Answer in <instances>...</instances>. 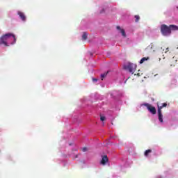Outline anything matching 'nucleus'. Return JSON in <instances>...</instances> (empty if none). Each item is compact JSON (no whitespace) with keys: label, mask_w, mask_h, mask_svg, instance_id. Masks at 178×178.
I'll return each instance as SVG.
<instances>
[{"label":"nucleus","mask_w":178,"mask_h":178,"mask_svg":"<svg viewBox=\"0 0 178 178\" xmlns=\"http://www.w3.org/2000/svg\"><path fill=\"white\" fill-rule=\"evenodd\" d=\"M144 106H146L147 109L152 113V115H156V108L152 106L151 104L148 103L143 104Z\"/></svg>","instance_id":"nucleus-4"},{"label":"nucleus","mask_w":178,"mask_h":178,"mask_svg":"<svg viewBox=\"0 0 178 178\" xmlns=\"http://www.w3.org/2000/svg\"><path fill=\"white\" fill-rule=\"evenodd\" d=\"M136 75H137L138 77H140V76H141V74H140V73H138Z\"/></svg>","instance_id":"nucleus-20"},{"label":"nucleus","mask_w":178,"mask_h":178,"mask_svg":"<svg viewBox=\"0 0 178 178\" xmlns=\"http://www.w3.org/2000/svg\"><path fill=\"white\" fill-rule=\"evenodd\" d=\"M108 72H104V74H101V77H102V79H104V77H106V76H108Z\"/></svg>","instance_id":"nucleus-14"},{"label":"nucleus","mask_w":178,"mask_h":178,"mask_svg":"<svg viewBox=\"0 0 178 178\" xmlns=\"http://www.w3.org/2000/svg\"><path fill=\"white\" fill-rule=\"evenodd\" d=\"M17 15L19 16L20 19L23 22H26V15H24V13H22V11H18Z\"/></svg>","instance_id":"nucleus-6"},{"label":"nucleus","mask_w":178,"mask_h":178,"mask_svg":"<svg viewBox=\"0 0 178 178\" xmlns=\"http://www.w3.org/2000/svg\"><path fill=\"white\" fill-rule=\"evenodd\" d=\"M117 30H120L122 35L126 38V32L124 31V29H122L120 26H118Z\"/></svg>","instance_id":"nucleus-9"},{"label":"nucleus","mask_w":178,"mask_h":178,"mask_svg":"<svg viewBox=\"0 0 178 178\" xmlns=\"http://www.w3.org/2000/svg\"><path fill=\"white\" fill-rule=\"evenodd\" d=\"M159 120L161 123H163V115H162V111L158 110Z\"/></svg>","instance_id":"nucleus-7"},{"label":"nucleus","mask_w":178,"mask_h":178,"mask_svg":"<svg viewBox=\"0 0 178 178\" xmlns=\"http://www.w3.org/2000/svg\"><path fill=\"white\" fill-rule=\"evenodd\" d=\"M10 37H13L14 39V42H16V36L12 33H6L5 35H3L0 38V44L5 45L6 47H8V42H6V40H9Z\"/></svg>","instance_id":"nucleus-1"},{"label":"nucleus","mask_w":178,"mask_h":178,"mask_svg":"<svg viewBox=\"0 0 178 178\" xmlns=\"http://www.w3.org/2000/svg\"><path fill=\"white\" fill-rule=\"evenodd\" d=\"M92 81H93V83H97V81H98V79H95V78H93Z\"/></svg>","instance_id":"nucleus-17"},{"label":"nucleus","mask_w":178,"mask_h":178,"mask_svg":"<svg viewBox=\"0 0 178 178\" xmlns=\"http://www.w3.org/2000/svg\"><path fill=\"white\" fill-rule=\"evenodd\" d=\"M107 162H109V159L108 158V156L104 155L102 156V160L100 161L101 165H106Z\"/></svg>","instance_id":"nucleus-5"},{"label":"nucleus","mask_w":178,"mask_h":178,"mask_svg":"<svg viewBox=\"0 0 178 178\" xmlns=\"http://www.w3.org/2000/svg\"><path fill=\"white\" fill-rule=\"evenodd\" d=\"M151 152H152V150L150 149L146 150L144 153L145 156H148V155H149V154H151Z\"/></svg>","instance_id":"nucleus-13"},{"label":"nucleus","mask_w":178,"mask_h":178,"mask_svg":"<svg viewBox=\"0 0 178 178\" xmlns=\"http://www.w3.org/2000/svg\"><path fill=\"white\" fill-rule=\"evenodd\" d=\"M148 59H149V57H144L143 58H141V60H140L139 63L143 64V63L145 62V60H148Z\"/></svg>","instance_id":"nucleus-12"},{"label":"nucleus","mask_w":178,"mask_h":178,"mask_svg":"<svg viewBox=\"0 0 178 178\" xmlns=\"http://www.w3.org/2000/svg\"><path fill=\"white\" fill-rule=\"evenodd\" d=\"M161 32L163 35H170L172 34L170 26H168L166 24L161 26Z\"/></svg>","instance_id":"nucleus-2"},{"label":"nucleus","mask_w":178,"mask_h":178,"mask_svg":"<svg viewBox=\"0 0 178 178\" xmlns=\"http://www.w3.org/2000/svg\"><path fill=\"white\" fill-rule=\"evenodd\" d=\"M177 9H178V7H177Z\"/></svg>","instance_id":"nucleus-21"},{"label":"nucleus","mask_w":178,"mask_h":178,"mask_svg":"<svg viewBox=\"0 0 178 178\" xmlns=\"http://www.w3.org/2000/svg\"><path fill=\"white\" fill-rule=\"evenodd\" d=\"M168 106V104L163 103L161 104V106L158 105V111H162L163 108H166Z\"/></svg>","instance_id":"nucleus-10"},{"label":"nucleus","mask_w":178,"mask_h":178,"mask_svg":"<svg viewBox=\"0 0 178 178\" xmlns=\"http://www.w3.org/2000/svg\"><path fill=\"white\" fill-rule=\"evenodd\" d=\"M88 38V34L87 33V32H83L82 35V40L83 41H86V40H87Z\"/></svg>","instance_id":"nucleus-11"},{"label":"nucleus","mask_w":178,"mask_h":178,"mask_svg":"<svg viewBox=\"0 0 178 178\" xmlns=\"http://www.w3.org/2000/svg\"><path fill=\"white\" fill-rule=\"evenodd\" d=\"M135 19H136L135 22L136 23H138V21L140 20V15H135Z\"/></svg>","instance_id":"nucleus-15"},{"label":"nucleus","mask_w":178,"mask_h":178,"mask_svg":"<svg viewBox=\"0 0 178 178\" xmlns=\"http://www.w3.org/2000/svg\"><path fill=\"white\" fill-rule=\"evenodd\" d=\"M165 54H166L167 52H169V47H167L165 49V50L164 51Z\"/></svg>","instance_id":"nucleus-19"},{"label":"nucleus","mask_w":178,"mask_h":178,"mask_svg":"<svg viewBox=\"0 0 178 178\" xmlns=\"http://www.w3.org/2000/svg\"><path fill=\"white\" fill-rule=\"evenodd\" d=\"M105 119H106L105 116H104V115H101L100 116V120L102 122H104Z\"/></svg>","instance_id":"nucleus-16"},{"label":"nucleus","mask_w":178,"mask_h":178,"mask_svg":"<svg viewBox=\"0 0 178 178\" xmlns=\"http://www.w3.org/2000/svg\"><path fill=\"white\" fill-rule=\"evenodd\" d=\"M124 69L128 70L129 73H131V74H134V72H136V70L137 69V65L134 63H129L127 65L124 66Z\"/></svg>","instance_id":"nucleus-3"},{"label":"nucleus","mask_w":178,"mask_h":178,"mask_svg":"<svg viewBox=\"0 0 178 178\" xmlns=\"http://www.w3.org/2000/svg\"><path fill=\"white\" fill-rule=\"evenodd\" d=\"M82 151H83V152H86V151H88L87 147H83V148L82 149Z\"/></svg>","instance_id":"nucleus-18"},{"label":"nucleus","mask_w":178,"mask_h":178,"mask_svg":"<svg viewBox=\"0 0 178 178\" xmlns=\"http://www.w3.org/2000/svg\"><path fill=\"white\" fill-rule=\"evenodd\" d=\"M170 31H178V26L177 25H170Z\"/></svg>","instance_id":"nucleus-8"}]
</instances>
